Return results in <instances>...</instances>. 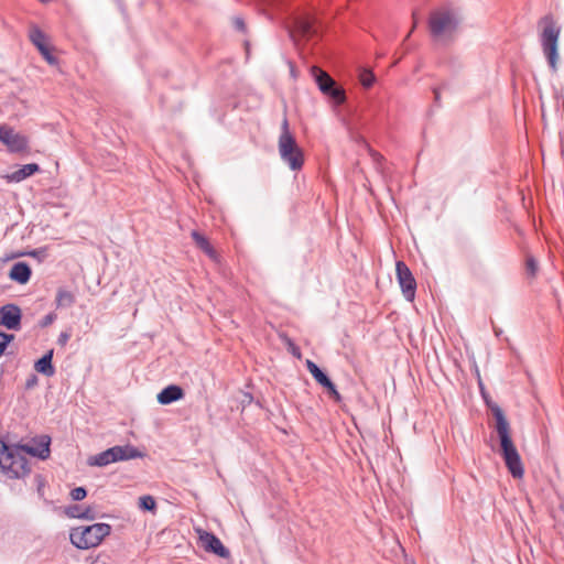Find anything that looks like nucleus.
Returning a JSON list of instances; mask_svg holds the SVG:
<instances>
[{"instance_id": "obj_1", "label": "nucleus", "mask_w": 564, "mask_h": 564, "mask_svg": "<svg viewBox=\"0 0 564 564\" xmlns=\"http://www.w3.org/2000/svg\"><path fill=\"white\" fill-rule=\"evenodd\" d=\"M51 437L41 435L34 445H8L0 440V468L11 479L23 478L31 471L25 454L41 459L50 456Z\"/></svg>"}, {"instance_id": "obj_2", "label": "nucleus", "mask_w": 564, "mask_h": 564, "mask_svg": "<svg viewBox=\"0 0 564 564\" xmlns=\"http://www.w3.org/2000/svg\"><path fill=\"white\" fill-rule=\"evenodd\" d=\"M485 402L495 417V430L500 443V455L506 467L513 478L521 479L524 475V468L518 449L511 438L510 424L503 410L490 399L489 394H487V401Z\"/></svg>"}, {"instance_id": "obj_3", "label": "nucleus", "mask_w": 564, "mask_h": 564, "mask_svg": "<svg viewBox=\"0 0 564 564\" xmlns=\"http://www.w3.org/2000/svg\"><path fill=\"white\" fill-rule=\"evenodd\" d=\"M538 26L541 29L540 44L547 64L553 73L557 72L558 63V39L562 28L552 14L543 15Z\"/></svg>"}, {"instance_id": "obj_4", "label": "nucleus", "mask_w": 564, "mask_h": 564, "mask_svg": "<svg viewBox=\"0 0 564 564\" xmlns=\"http://www.w3.org/2000/svg\"><path fill=\"white\" fill-rule=\"evenodd\" d=\"M279 154L292 171H300L304 165V152L297 144L295 137L290 132L289 120L284 116L281 124V134L278 142Z\"/></svg>"}, {"instance_id": "obj_5", "label": "nucleus", "mask_w": 564, "mask_h": 564, "mask_svg": "<svg viewBox=\"0 0 564 564\" xmlns=\"http://www.w3.org/2000/svg\"><path fill=\"white\" fill-rule=\"evenodd\" d=\"M111 525L108 523H94L72 529L69 539L75 547L88 550L98 546L111 533Z\"/></svg>"}, {"instance_id": "obj_6", "label": "nucleus", "mask_w": 564, "mask_h": 564, "mask_svg": "<svg viewBox=\"0 0 564 564\" xmlns=\"http://www.w3.org/2000/svg\"><path fill=\"white\" fill-rule=\"evenodd\" d=\"M459 23L460 20L457 13L451 8L433 10L427 21L431 36L434 39L452 35L457 31Z\"/></svg>"}, {"instance_id": "obj_7", "label": "nucleus", "mask_w": 564, "mask_h": 564, "mask_svg": "<svg viewBox=\"0 0 564 564\" xmlns=\"http://www.w3.org/2000/svg\"><path fill=\"white\" fill-rule=\"evenodd\" d=\"M312 75L318 89L329 97L336 105H341L346 100L345 90L337 85L330 75L317 66L312 67Z\"/></svg>"}, {"instance_id": "obj_8", "label": "nucleus", "mask_w": 564, "mask_h": 564, "mask_svg": "<svg viewBox=\"0 0 564 564\" xmlns=\"http://www.w3.org/2000/svg\"><path fill=\"white\" fill-rule=\"evenodd\" d=\"M395 273L402 294L408 301L412 302L415 297L416 281L411 270L405 264V262L397 261Z\"/></svg>"}, {"instance_id": "obj_9", "label": "nucleus", "mask_w": 564, "mask_h": 564, "mask_svg": "<svg viewBox=\"0 0 564 564\" xmlns=\"http://www.w3.org/2000/svg\"><path fill=\"white\" fill-rule=\"evenodd\" d=\"M198 540L200 546L207 552L221 558H230V551L223 544L220 539L213 532L198 530Z\"/></svg>"}, {"instance_id": "obj_10", "label": "nucleus", "mask_w": 564, "mask_h": 564, "mask_svg": "<svg viewBox=\"0 0 564 564\" xmlns=\"http://www.w3.org/2000/svg\"><path fill=\"white\" fill-rule=\"evenodd\" d=\"M22 311L13 303L0 307V326L9 330H19L21 328Z\"/></svg>"}, {"instance_id": "obj_11", "label": "nucleus", "mask_w": 564, "mask_h": 564, "mask_svg": "<svg viewBox=\"0 0 564 564\" xmlns=\"http://www.w3.org/2000/svg\"><path fill=\"white\" fill-rule=\"evenodd\" d=\"M0 141L4 143L11 152H22L28 149L29 141L26 137L17 133L12 128L0 127Z\"/></svg>"}, {"instance_id": "obj_12", "label": "nucleus", "mask_w": 564, "mask_h": 564, "mask_svg": "<svg viewBox=\"0 0 564 564\" xmlns=\"http://www.w3.org/2000/svg\"><path fill=\"white\" fill-rule=\"evenodd\" d=\"M185 395V392L181 386L177 384H169L164 389L159 392L156 395V400L162 405H167L178 400H182Z\"/></svg>"}, {"instance_id": "obj_13", "label": "nucleus", "mask_w": 564, "mask_h": 564, "mask_svg": "<svg viewBox=\"0 0 564 564\" xmlns=\"http://www.w3.org/2000/svg\"><path fill=\"white\" fill-rule=\"evenodd\" d=\"M113 455H115V462H123L129 459H135V458H143L147 456V453L140 451L138 447L127 444L123 446H113Z\"/></svg>"}, {"instance_id": "obj_14", "label": "nucleus", "mask_w": 564, "mask_h": 564, "mask_svg": "<svg viewBox=\"0 0 564 564\" xmlns=\"http://www.w3.org/2000/svg\"><path fill=\"white\" fill-rule=\"evenodd\" d=\"M32 275V270L29 263L20 261L12 265L9 272V278L19 283L26 284Z\"/></svg>"}, {"instance_id": "obj_15", "label": "nucleus", "mask_w": 564, "mask_h": 564, "mask_svg": "<svg viewBox=\"0 0 564 564\" xmlns=\"http://www.w3.org/2000/svg\"><path fill=\"white\" fill-rule=\"evenodd\" d=\"M29 40L40 53L52 47L50 45L48 36L36 24L31 25L29 30Z\"/></svg>"}, {"instance_id": "obj_16", "label": "nucleus", "mask_w": 564, "mask_h": 564, "mask_svg": "<svg viewBox=\"0 0 564 564\" xmlns=\"http://www.w3.org/2000/svg\"><path fill=\"white\" fill-rule=\"evenodd\" d=\"M295 28L303 36L307 37L315 36L318 33L315 18L308 14L296 18Z\"/></svg>"}, {"instance_id": "obj_17", "label": "nucleus", "mask_w": 564, "mask_h": 564, "mask_svg": "<svg viewBox=\"0 0 564 564\" xmlns=\"http://www.w3.org/2000/svg\"><path fill=\"white\" fill-rule=\"evenodd\" d=\"M54 349L47 350L40 359L34 362V369L36 372L53 377L55 375V367L53 365Z\"/></svg>"}, {"instance_id": "obj_18", "label": "nucleus", "mask_w": 564, "mask_h": 564, "mask_svg": "<svg viewBox=\"0 0 564 564\" xmlns=\"http://www.w3.org/2000/svg\"><path fill=\"white\" fill-rule=\"evenodd\" d=\"M113 448H107L106 451L90 456L87 460L89 466L105 467L115 462Z\"/></svg>"}, {"instance_id": "obj_19", "label": "nucleus", "mask_w": 564, "mask_h": 564, "mask_svg": "<svg viewBox=\"0 0 564 564\" xmlns=\"http://www.w3.org/2000/svg\"><path fill=\"white\" fill-rule=\"evenodd\" d=\"M39 171H40L39 164L29 163V164L22 165L19 170L14 171L11 174L10 180L14 181V182H21V181L34 175Z\"/></svg>"}, {"instance_id": "obj_20", "label": "nucleus", "mask_w": 564, "mask_h": 564, "mask_svg": "<svg viewBox=\"0 0 564 564\" xmlns=\"http://www.w3.org/2000/svg\"><path fill=\"white\" fill-rule=\"evenodd\" d=\"M191 236H192L194 242L196 243V246L202 251H204L210 258L216 257V251H215L214 247L210 245L209 240L203 234H200L197 230H193Z\"/></svg>"}, {"instance_id": "obj_21", "label": "nucleus", "mask_w": 564, "mask_h": 564, "mask_svg": "<svg viewBox=\"0 0 564 564\" xmlns=\"http://www.w3.org/2000/svg\"><path fill=\"white\" fill-rule=\"evenodd\" d=\"M76 299L75 295L63 288H59L55 297L56 308H67L74 305Z\"/></svg>"}, {"instance_id": "obj_22", "label": "nucleus", "mask_w": 564, "mask_h": 564, "mask_svg": "<svg viewBox=\"0 0 564 564\" xmlns=\"http://www.w3.org/2000/svg\"><path fill=\"white\" fill-rule=\"evenodd\" d=\"M306 368L315 381L322 387H324L330 380L328 375L310 359L306 360Z\"/></svg>"}, {"instance_id": "obj_23", "label": "nucleus", "mask_w": 564, "mask_h": 564, "mask_svg": "<svg viewBox=\"0 0 564 564\" xmlns=\"http://www.w3.org/2000/svg\"><path fill=\"white\" fill-rule=\"evenodd\" d=\"M138 506L142 511H149L152 513H154L158 508L155 499L150 495L141 496L139 498Z\"/></svg>"}, {"instance_id": "obj_24", "label": "nucleus", "mask_w": 564, "mask_h": 564, "mask_svg": "<svg viewBox=\"0 0 564 564\" xmlns=\"http://www.w3.org/2000/svg\"><path fill=\"white\" fill-rule=\"evenodd\" d=\"M359 79H360L361 85L366 89H368V88L372 87V85L375 84L376 76L371 70L362 69L359 74Z\"/></svg>"}, {"instance_id": "obj_25", "label": "nucleus", "mask_w": 564, "mask_h": 564, "mask_svg": "<svg viewBox=\"0 0 564 564\" xmlns=\"http://www.w3.org/2000/svg\"><path fill=\"white\" fill-rule=\"evenodd\" d=\"M14 334L0 330V358L6 354L7 348L14 340Z\"/></svg>"}, {"instance_id": "obj_26", "label": "nucleus", "mask_w": 564, "mask_h": 564, "mask_svg": "<svg viewBox=\"0 0 564 564\" xmlns=\"http://www.w3.org/2000/svg\"><path fill=\"white\" fill-rule=\"evenodd\" d=\"M323 388L326 390L329 398H332L336 403L341 401V395L332 380H329Z\"/></svg>"}, {"instance_id": "obj_27", "label": "nucleus", "mask_w": 564, "mask_h": 564, "mask_svg": "<svg viewBox=\"0 0 564 564\" xmlns=\"http://www.w3.org/2000/svg\"><path fill=\"white\" fill-rule=\"evenodd\" d=\"M525 270L531 276H535L538 272V262L532 256H529L525 259Z\"/></svg>"}, {"instance_id": "obj_28", "label": "nucleus", "mask_w": 564, "mask_h": 564, "mask_svg": "<svg viewBox=\"0 0 564 564\" xmlns=\"http://www.w3.org/2000/svg\"><path fill=\"white\" fill-rule=\"evenodd\" d=\"M87 496V490L85 487H76L72 489L70 497L74 501H82Z\"/></svg>"}, {"instance_id": "obj_29", "label": "nucleus", "mask_w": 564, "mask_h": 564, "mask_svg": "<svg viewBox=\"0 0 564 564\" xmlns=\"http://www.w3.org/2000/svg\"><path fill=\"white\" fill-rule=\"evenodd\" d=\"M53 50L54 47H51L50 50L40 53L42 57L52 66L58 64V58L55 55H53Z\"/></svg>"}, {"instance_id": "obj_30", "label": "nucleus", "mask_w": 564, "mask_h": 564, "mask_svg": "<svg viewBox=\"0 0 564 564\" xmlns=\"http://www.w3.org/2000/svg\"><path fill=\"white\" fill-rule=\"evenodd\" d=\"M96 517H97V514H96L94 508L90 506L86 507L84 510L82 509V511L79 513V519L95 520Z\"/></svg>"}, {"instance_id": "obj_31", "label": "nucleus", "mask_w": 564, "mask_h": 564, "mask_svg": "<svg viewBox=\"0 0 564 564\" xmlns=\"http://www.w3.org/2000/svg\"><path fill=\"white\" fill-rule=\"evenodd\" d=\"M82 511V506L79 505H72V506H68L66 509H65V513L69 517V518H77L79 519V513Z\"/></svg>"}, {"instance_id": "obj_32", "label": "nucleus", "mask_w": 564, "mask_h": 564, "mask_svg": "<svg viewBox=\"0 0 564 564\" xmlns=\"http://www.w3.org/2000/svg\"><path fill=\"white\" fill-rule=\"evenodd\" d=\"M232 23L237 31L241 33H245L247 31L246 22L241 17H235Z\"/></svg>"}, {"instance_id": "obj_33", "label": "nucleus", "mask_w": 564, "mask_h": 564, "mask_svg": "<svg viewBox=\"0 0 564 564\" xmlns=\"http://www.w3.org/2000/svg\"><path fill=\"white\" fill-rule=\"evenodd\" d=\"M37 383H39L37 376L34 373H31L25 381V389L31 390V389L35 388L37 386Z\"/></svg>"}, {"instance_id": "obj_34", "label": "nucleus", "mask_w": 564, "mask_h": 564, "mask_svg": "<svg viewBox=\"0 0 564 564\" xmlns=\"http://www.w3.org/2000/svg\"><path fill=\"white\" fill-rule=\"evenodd\" d=\"M28 256L34 257L39 260H43L46 257V249L45 248L34 249V250L30 251L28 253Z\"/></svg>"}, {"instance_id": "obj_35", "label": "nucleus", "mask_w": 564, "mask_h": 564, "mask_svg": "<svg viewBox=\"0 0 564 564\" xmlns=\"http://www.w3.org/2000/svg\"><path fill=\"white\" fill-rule=\"evenodd\" d=\"M56 318V315L54 313H50L47 315H45L41 322H40V326L41 327H47L48 325H51Z\"/></svg>"}, {"instance_id": "obj_36", "label": "nucleus", "mask_w": 564, "mask_h": 564, "mask_svg": "<svg viewBox=\"0 0 564 564\" xmlns=\"http://www.w3.org/2000/svg\"><path fill=\"white\" fill-rule=\"evenodd\" d=\"M289 345H290V351L292 352V355L296 358H301V350H300V347L296 346L293 341H289Z\"/></svg>"}, {"instance_id": "obj_37", "label": "nucleus", "mask_w": 564, "mask_h": 564, "mask_svg": "<svg viewBox=\"0 0 564 564\" xmlns=\"http://www.w3.org/2000/svg\"><path fill=\"white\" fill-rule=\"evenodd\" d=\"M69 339V334L68 333H61L58 338H57V344L61 345V346H65L67 344Z\"/></svg>"}, {"instance_id": "obj_38", "label": "nucleus", "mask_w": 564, "mask_h": 564, "mask_svg": "<svg viewBox=\"0 0 564 564\" xmlns=\"http://www.w3.org/2000/svg\"><path fill=\"white\" fill-rule=\"evenodd\" d=\"M253 401V397L249 392L243 393V399L241 400L242 408H246V405L251 404Z\"/></svg>"}, {"instance_id": "obj_39", "label": "nucleus", "mask_w": 564, "mask_h": 564, "mask_svg": "<svg viewBox=\"0 0 564 564\" xmlns=\"http://www.w3.org/2000/svg\"><path fill=\"white\" fill-rule=\"evenodd\" d=\"M433 94H434V104H435V106L440 107L441 106V88L440 87L433 88Z\"/></svg>"}, {"instance_id": "obj_40", "label": "nucleus", "mask_w": 564, "mask_h": 564, "mask_svg": "<svg viewBox=\"0 0 564 564\" xmlns=\"http://www.w3.org/2000/svg\"><path fill=\"white\" fill-rule=\"evenodd\" d=\"M477 375H479V372ZM478 386H479V390H480V393H481L484 400L487 401L488 392L486 391V388H485V386H484V383L481 381L480 376H478Z\"/></svg>"}, {"instance_id": "obj_41", "label": "nucleus", "mask_w": 564, "mask_h": 564, "mask_svg": "<svg viewBox=\"0 0 564 564\" xmlns=\"http://www.w3.org/2000/svg\"><path fill=\"white\" fill-rule=\"evenodd\" d=\"M477 375H479V372ZM478 386H479V390H480V393H481L484 400L487 401L488 392L486 391V388H485V386H484V383L481 381L480 376H478Z\"/></svg>"}, {"instance_id": "obj_42", "label": "nucleus", "mask_w": 564, "mask_h": 564, "mask_svg": "<svg viewBox=\"0 0 564 564\" xmlns=\"http://www.w3.org/2000/svg\"><path fill=\"white\" fill-rule=\"evenodd\" d=\"M477 375H479V372ZM478 386H479V390H480V393H481L484 400L487 401L488 392L486 391V388H485V386H484V383L481 381L480 376H478Z\"/></svg>"}, {"instance_id": "obj_43", "label": "nucleus", "mask_w": 564, "mask_h": 564, "mask_svg": "<svg viewBox=\"0 0 564 564\" xmlns=\"http://www.w3.org/2000/svg\"><path fill=\"white\" fill-rule=\"evenodd\" d=\"M491 325H492V329H494V333H495V336L496 337H500L502 335V329L500 327H497L494 323V321H491Z\"/></svg>"}, {"instance_id": "obj_44", "label": "nucleus", "mask_w": 564, "mask_h": 564, "mask_svg": "<svg viewBox=\"0 0 564 564\" xmlns=\"http://www.w3.org/2000/svg\"><path fill=\"white\" fill-rule=\"evenodd\" d=\"M413 19H414V23H413V28H412V29H414V28L416 26V18H415V13H413ZM412 31H413V30H411V31L406 34V37H405V39L410 37V35H411V32H412Z\"/></svg>"}, {"instance_id": "obj_45", "label": "nucleus", "mask_w": 564, "mask_h": 564, "mask_svg": "<svg viewBox=\"0 0 564 564\" xmlns=\"http://www.w3.org/2000/svg\"><path fill=\"white\" fill-rule=\"evenodd\" d=\"M373 156H375L376 160L382 159L381 154H379V153H375Z\"/></svg>"}]
</instances>
